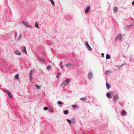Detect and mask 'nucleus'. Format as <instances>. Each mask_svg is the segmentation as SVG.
Instances as JSON below:
<instances>
[{
	"instance_id": "obj_3",
	"label": "nucleus",
	"mask_w": 134,
	"mask_h": 134,
	"mask_svg": "<svg viewBox=\"0 0 134 134\" xmlns=\"http://www.w3.org/2000/svg\"><path fill=\"white\" fill-rule=\"evenodd\" d=\"M119 97L118 95L117 94H116L114 95L113 98V100L114 102L115 103L117 102L119 99Z\"/></svg>"
},
{
	"instance_id": "obj_44",
	"label": "nucleus",
	"mask_w": 134,
	"mask_h": 134,
	"mask_svg": "<svg viewBox=\"0 0 134 134\" xmlns=\"http://www.w3.org/2000/svg\"><path fill=\"white\" fill-rule=\"evenodd\" d=\"M124 64H122V65H120V66H121H121H123Z\"/></svg>"
},
{
	"instance_id": "obj_6",
	"label": "nucleus",
	"mask_w": 134,
	"mask_h": 134,
	"mask_svg": "<svg viewBox=\"0 0 134 134\" xmlns=\"http://www.w3.org/2000/svg\"><path fill=\"white\" fill-rule=\"evenodd\" d=\"M20 49L22 52H24L25 54L27 53L26 47H25L22 46L20 47Z\"/></svg>"
},
{
	"instance_id": "obj_28",
	"label": "nucleus",
	"mask_w": 134,
	"mask_h": 134,
	"mask_svg": "<svg viewBox=\"0 0 134 134\" xmlns=\"http://www.w3.org/2000/svg\"><path fill=\"white\" fill-rule=\"evenodd\" d=\"M22 37V35L21 34H20L19 35V37L16 39L17 40H19V39H20Z\"/></svg>"
},
{
	"instance_id": "obj_36",
	"label": "nucleus",
	"mask_w": 134,
	"mask_h": 134,
	"mask_svg": "<svg viewBox=\"0 0 134 134\" xmlns=\"http://www.w3.org/2000/svg\"><path fill=\"white\" fill-rule=\"evenodd\" d=\"M57 104H59V105H60V104H62V102L61 101H59L58 102Z\"/></svg>"
},
{
	"instance_id": "obj_17",
	"label": "nucleus",
	"mask_w": 134,
	"mask_h": 134,
	"mask_svg": "<svg viewBox=\"0 0 134 134\" xmlns=\"http://www.w3.org/2000/svg\"><path fill=\"white\" fill-rule=\"evenodd\" d=\"M71 121L72 122V123L74 124L75 122V118H73L72 119Z\"/></svg>"
},
{
	"instance_id": "obj_39",
	"label": "nucleus",
	"mask_w": 134,
	"mask_h": 134,
	"mask_svg": "<svg viewBox=\"0 0 134 134\" xmlns=\"http://www.w3.org/2000/svg\"><path fill=\"white\" fill-rule=\"evenodd\" d=\"M60 68H62H62H63V65H60Z\"/></svg>"
},
{
	"instance_id": "obj_40",
	"label": "nucleus",
	"mask_w": 134,
	"mask_h": 134,
	"mask_svg": "<svg viewBox=\"0 0 134 134\" xmlns=\"http://www.w3.org/2000/svg\"><path fill=\"white\" fill-rule=\"evenodd\" d=\"M49 111L51 112H52L53 111V110L51 109H49Z\"/></svg>"
},
{
	"instance_id": "obj_18",
	"label": "nucleus",
	"mask_w": 134,
	"mask_h": 134,
	"mask_svg": "<svg viewBox=\"0 0 134 134\" xmlns=\"http://www.w3.org/2000/svg\"><path fill=\"white\" fill-rule=\"evenodd\" d=\"M106 58L107 59H109L110 58V57L109 54H107L106 55Z\"/></svg>"
},
{
	"instance_id": "obj_21",
	"label": "nucleus",
	"mask_w": 134,
	"mask_h": 134,
	"mask_svg": "<svg viewBox=\"0 0 134 134\" xmlns=\"http://www.w3.org/2000/svg\"><path fill=\"white\" fill-rule=\"evenodd\" d=\"M19 75L18 74H16L15 76V78L17 79V80H18V79L19 78Z\"/></svg>"
},
{
	"instance_id": "obj_46",
	"label": "nucleus",
	"mask_w": 134,
	"mask_h": 134,
	"mask_svg": "<svg viewBox=\"0 0 134 134\" xmlns=\"http://www.w3.org/2000/svg\"><path fill=\"white\" fill-rule=\"evenodd\" d=\"M106 84H109V83L108 82H106Z\"/></svg>"
},
{
	"instance_id": "obj_25",
	"label": "nucleus",
	"mask_w": 134,
	"mask_h": 134,
	"mask_svg": "<svg viewBox=\"0 0 134 134\" xmlns=\"http://www.w3.org/2000/svg\"><path fill=\"white\" fill-rule=\"evenodd\" d=\"M40 60L42 62H43L45 61L44 59L42 57H40L39 58Z\"/></svg>"
},
{
	"instance_id": "obj_10",
	"label": "nucleus",
	"mask_w": 134,
	"mask_h": 134,
	"mask_svg": "<svg viewBox=\"0 0 134 134\" xmlns=\"http://www.w3.org/2000/svg\"><path fill=\"white\" fill-rule=\"evenodd\" d=\"M121 114L124 116L126 114V112L124 110H123L121 111Z\"/></svg>"
},
{
	"instance_id": "obj_42",
	"label": "nucleus",
	"mask_w": 134,
	"mask_h": 134,
	"mask_svg": "<svg viewBox=\"0 0 134 134\" xmlns=\"http://www.w3.org/2000/svg\"><path fill=\"white\" fill-rule=\"evenodd\" d=\"M102 56L103 57H104V54L103 53H102Z\"/></svg>"
},
{
	"instance_id": "obj_37",
	"label": "nucleus",
	"mask_w": 134,
	"mask_h": 134,
	"mask_svg": "<svg viewBox=\"0 0 134 134\" xmlns=\"http://www.w3.org/2000/svg\"><path fill=\"white\" fill-rule=\"evenodd\" d=\"M77 107V105H72V107L74 108H75Z\"/></svg>"
},
{
	"instance_id": "obj_23",
	"label": "nucleus",
	"mask_w": 134,
	"mask_h": 134,
	"mask_svg": "<svg viewBox=\"0 0 134 134\" xmlns=\"http://www.w3.org/2000/svg\"><path fill=\"white\" fill-rule=\"evenodd\" d=\"M35 26L38 29H39L40 27H39L38 26V24L37 22H36L35 23Z\"/></svg>"
},
{
	"instance_id": "obj_32",
	"label": "nucleus",
	"mask_w": 134,
	"mask_h": 134,
	"mask_svg": "<svg viewBox=\"0 0 134 134\" xmlns=\"http://www.w3.org/2000/svg\"><path fill=\"white\" fill-rule=\"evenodd\" d=\"M17 35V33L16 32H15V35H14L15 38V39H16Z\"/></svg>"
},
{
	"instance_id": "obj_43",
	"label": "nucleus",
	"mask_w": 134,
	"mask_h": 134,
	"mask_svg": "<svg viewBox=\"0 0 134 134\" xmlns=\"http://www.w3.org/2000/svg\"><path fill=\"white\" fill-rule=\"evenodd\" d=\"M60 65H62V62H61V63H60Z\"/></svg>"
},
{
	"instance_id": "obj_16",
	"label": "nucleus",
	"mask_w": 134,
	"mask_h": 134,
	"mask_svg": "<svg viewBox=\"0 0 134 134\" xmlns=\"http://www.w3.org/2000/svg\"><path fill=\"white\" fill-rule=\"evenodd\" d=\"M61 74V73L60 72H59L56 76V77L57 78L59 77V76Z\"/></svg>"
},
{
	"instance_id": "obj_9",
	"label": "nucleus",
	"mask_w": 134,
	"mask_h": 134,
	"mask_svg": "<svg viewBox=\"0 0 134 134\" xmlns=\"http://www.w3.org/2000/svg\"><path fill=\"white\" fill-rule=\"evenodd\" d=\"M105 74L107 75H109L111 73V71L107 70L105 71Z\"/></svg>"
},
{
	"instance_id": "obj_29",
	"label": "nucleus",
	"mask_w": 134,
	"mask_h": 134,
	"mask_svg": "<svg viewBox=\"0 0 134 134\" xmlns=\"http://www.w3.org/2000/svg\"><path fill=\"white\" fill-rule=\"evenodd\" d=\"M50 0L52 4L53 5H54V1L53 0Z\"/></svg>"
},
{
	"instance_id": "obj_33",
	"label": "nucleus",
	"mask_w": 134,
	"mask_h": 134,
	"mask_svg": "<svg viewBox=\"0 0 134 134\" xmlns=\"http://www.w3.org/2000/svg\"><path fill=\"white\" fill-rule=\"evenodd\" d=\"M35 87H36L37 89H38V88H40V86H38L37 84H36L35 85Z\"/></svg>"
},
{
	"instance_id": "obj_35",
	"label": "nucleus",
	"mask_w": 134,
	"mask_h": 134,
	"mask_svg": "<svg viewBox=\"0 0 134 134\" xmlns=\"http://www.w3.org/2000/svg\"><path fill=\"white\" fill-rule=\"evenodd\" d=\"M3 91L4 92L7 93H8L9 92V91H8L6 89H4L3 90Z\"/></svg>"
},
{
	"instance_id": "obj_1",
	"label": "nucleus",
	"mask_w": 134,
	"mask_h": 134,
	"mask_svg": "<svg viewBox=\"0 0 134 134\" xmlns=\"http://www.w3.org/2000/svg\"><path fill=\"white\" fill-rule=\"evenodd\" d=\"M93 77V72L92 71H89L88 75L87 78L89 80H91L92 79Z\"/></svg>"
},
{
	"instance_id": "obj_45",
	"label": "nucleus",
	"mask_w": 134,
	"mask_h": 134,
	"mask_svg": "<svg viewBox=\"0 0 134 134\" xmlns=\"http://www.w3.org/2000/svg\"><path fill=\"white\" fill-rule=\"evenodd\" d=\"M123 57L124 58H125V56L124 55H123Z\"/></svg>"
},
{
	"instance_id": "obj_15",
	"label": "nucleus",
	"mask_w": 134,
	"mask_h": 134,
	"mask_svg": "<svg viewBox=\"0 0 134 134\" xmlns=\"http://www.w3.org/2000/svg\"><path fill=\"white\" fill-rule=\"evenodd\" d=\"M15 54L17 55H20L21 54V53L18 51H16L14 52Z\"/></svg>"
},
{
	"instance_id": "obj_27",
	"label": "nucleus",
	"mask_w": 134,
	"mask_h": 134,
	"mask_svg": "<svg viewBox=\"0 0 134 134\" xmlns=\"http://www.w3.org/2000/svg\"><path fill=\"white\" fill-rule=\"evenodd\" d=\"M68 110H66L64 111V114L66 115L68 113Z\"/></svg>"
},
{
	"instance_id": "obj_22",
	"label": "nucleus",
	"mask_w": 134,
	"mask_h": 134,
	"mask_svg": "<svg viewBox=\"0 0 134 134\" xmlns=\"http://www.w3.org/2000/svg\"><path fill=\"white\" fill-rule=\"evenodd\" d=\"M86 97H82L80 98V100L83 101H85L86 99Z\"/></svg>"
},
{
	"instance_id": "obj_20",
	"label": "nucleus",
	"mask_w": 134,
	"mask_h": 134,
	"mask_svg": "<svg viewBox=\"0 0 134 134\" xmlns=\"http://www.w3.org/2000/svg\"><path fill=\"white\" fill-rule=\"evenodd\" d=\"M7 93L8 94V96L9 97L11 98L12 97V95H11V93L10 92H9Z\"/></svg>"
},
{
	"instance_id": "obj_41",
	"label": "nucleus",
	"mask_w": 134,
	"mask_h": 134,
	"mask_svg": "<svg viewBox=\"0 0 134 134\" xmlns=\"http://www.w3.org/2000/svg\"><path fill=\"white\" fill-rule=\"evenodd\" d=\"M132 4H134V1H133L132 3Z\"/></svg>"
},
{
	"instance_id": "obj_14",
	"label": "nucleus",
	"mask_w": 134,
	"mask_h": 134,
	"mask_svg": "<svg viewBox=\"0 0 134 134\" xmlns=\"http://www.w3.org/2000/svg\"><path fill=\"white\" fill-rule=\"evenodd\" d=\"M118 8L116 7H114L113 8V10L114 13H116L118 11Z\"/></svg>"
},
{
	"instance_id": "obj_31",
	"label": "nucleus",
	"mask_w": 134,
	"mask_h": 134,
	"mask_svg": "<svg viewBox=\"0 0 134 134\" xmlns=\"http://www.w3.org/2000/svg\"><path fill=\"white\" fill-rule=\"evenodd\" d=\"M48 109V108L47 107H44L43 108V109L44 110H46Z\"/></svg>"
},
{
	"instance_id": "obj_12",
	"label": "nucleus",
	"mask_w": 134,
	"mask_h": 134,
	"mask_svg": "<svg viewBox=\"0 0 134 134\" xmlns=\"http://www.w3.org/2000/svg\"><path fill=\"white\" fill-rule=\"evenodd\" d=\"M71 79H68L65 80L64 81V82L62 84H64V83H68L69 82L71 81Z\"/></svg>"
},
{
	"instance_id": "obj_11",
	"label": "nucleus",
	"mask_w": 134,
	"mask_h": 134,
	"mask_svg": "<svg viewBox=\"0 0 134 134\" xmlns=\"http://www.w3.org/2000/svg\"><path fill=\"white\" fill-rule=\"evenodd\" d=\"M73 65V64L71 63H69L68 64H66L65 66L67 67H70Z\"/></svg>"
},
{
	"instance_id": "obj_5",
	"label": "nucleus",
	"mask_w": 134,
	"mask_h": 134,
	"mask_svg": "<svg viewBox=\"0 0 134 134\" xmlns=\"http://www.w3.org/2000/svg\"><path fill=\"white\" fill-rule=\"evenodd\" d=\"M85 43L86 46L88 49L90 51H91L92 50V49L89 45L88 43L86 41H85Z\"/></svg>"
},
{
	"instance_id": "obj_47",
	"label": "nucleus",
	"mask_w": 134,
	"mask_h": 134,
	"mask_svg": "<svg viewBox=\"0 0 134 134\" xmlns=\"http://www.w3.org/2000/svg\"><path fill=\"white\" fill-rule=\"evenodd\" d=\"M133 23V24L134 25V22Z\"/></svg>"
},
{
	"instance_id": "obj_2",
	"label": "nucleus",
	"mask_w": 134,
	"mask_h": 134,
	"mask_svg": "<svg viewBox=\"0 0 134 134\" xmlns=\"http://www.w3.org/2000/svg\"><path fill=\"white\" fill-rule=\"evenodd\" d=\"M114 95V92L113 91H110L106 93L107 97L109 98L112 97Z\"/></svg>"
},
{
	"instance_id": "obj_24",
	"label": "nucleus",
	"mask_w": 134,
	"mask_h": 134,
	"mask_svg": "<svg viewBox=\"0 0 134 134\" xmlns=\"http://www.w3.org/2000/svg\"><path fill=\"white\" fill-rule=\"evenodd\" d=\"M23 24H24V26H25L26 27V26H27V25L28 24L26 22H25V21H23Z\"/></svg>"
},
{
	"instance_id": "obj_38",
	"label": "nucleus",
	"mask_w": 134,
	"mask_h": 134,
	"mask_svg": "<svg viewBox=\"0 0 134 134\" xmlns=\"http://www.w3.org/2000/svg\"><path fill=\"white\" fill-rule=\"evenodd\" d=\"M66 84H61L60 86L61 87H64L65 86Z\"/></svg>"
},
{
	"instance_id": "obj_26",
	"label": "nucleus",
	"mask_w": 134,
	"mask_h": 134,
	"mask_svg": "<svg viewBox=\"0 0 134 134\" xmlns=\"http://www.w3.org/2000/svg\"><path fill=\"white\" fill-rule=\"evenodd\" d=\"M66 120L69 122V124H71L72 122H71V120H69L68 119H66Z\"/></svg>"
},
{
	"instance_id": "obj_19",
	"label": "nucleus",
	"mask_w": 134,
	"mask_h": 134,
	"mask_svg": "<svg viewBox=\"0 0 134 134\" xmlns=\"http://www.w3.org/2000/svg\"><path fill=\"white\" fill-rule=\"evenodd\" d=\"M107 88V89L110 88L111 87L110 84H106Z\"/></svg>"
},
{
	"instance_id": "obj_7",
	"label": "nucleus",
	"mask_w": 134,
	"mask_h": 134,
	"mask_svg": "<svg viewBox=\"0 0 134 134\" xmlns=\"http://www.w3.org/2000/svg\"><path fill=\"white\" fill-rule=\"evenodd\" d=\"M35 70V69H33V70H31L30 71V73L29 74V77L30 80H32V73L34 72V71Z\"/></svg>"
},
{
	"instance_id": "obj_4",
	"label": "nucleus",
	"mask_w": 134,
	"mask_h": 134,
	"mask_svg": "<svg viewBox=\"0 0 134 134\" xmlns=\"http://www.w3.org/2000/svg\"><path fill=\"white\" fill-rule=\"evenodd\" d=\"M122 35L121 33H120L119 34L117 37L115 38V40H116L117 39L119 38V40L121 41L122 39Z\"/></svg>"
},
{
	"instance_id": "obj_48",
	"label": "nucleus",
	"mask_w": 134,
	"mask_h": 134,
	"mask_svg": "<svg viewBox=\"0 0 134 134\" xmlns=\"http://www.w3.org/2000/svg\"><path fill=\"white\" fill-rule=\"evenodd\" d=\"M81 134H83V133H82Z\"/></svg>"
},
{
	"instance_id": "obj_8",
	"label": "nucleus",
	"mask_w": 134,
	"mask_h": 134,
	"mask_svg": "<svg viewBox=\"0 0 134 134\" xmlns=\"http://www.w3.org/2000/svg\"><path fill=\"white\" fill-rule=\"evenodd\" d=\"M133 25V23H131L130 25H126L124 27V29H126L127 28H130L131 26Z\"/></svg>"
},
{
	"instance_id": "obj_34",
	"label": "nucleus",
	"mask_w": 134,
	"mask_h": 134,
	"mask_svg": "<svg viewBox=\"0 0 134 134\" xmlns=\"http://www.w3.org/2000/svg\"><path fill=\"white\" fill-rule=\"evenodd\" d=\"M32 27V26L31 25H28V24L27 25V26H26V27H27L28 28H31Z\"/></svg>"
},
{
	"instance_id": "obj_30",
	"label": "nucleus",
	"mask_w": 134,
	"mask_h": 134,
	"mask_svg": "<svg viewBox=\"0 0 134 134\" xmlns=\"http://www.w3.org/2000/svg\"><path fill=\"white\" fill-rule=\"evenodd\" d=\"M51 66H50L49 65L48 66H47V68L48 70H49L51 69Z\"/></svg>"
},
{
	"instance_id": "obj_13",
	"label": "nucleus",
	"mask_w": 134,
	"mask_h": 134,
	"mask_svg": "<svg viewBox=\"0 0 134 134\" xmlns=\"http://www.w3.org/2000/svg\"><path fill=\"white\" fill-rule=\"evenodd\" d=\"M90 8L89 6H88L86 8L85 10V12L86 13H88L90 10Z\"/></svg>"
}]
</instances>
